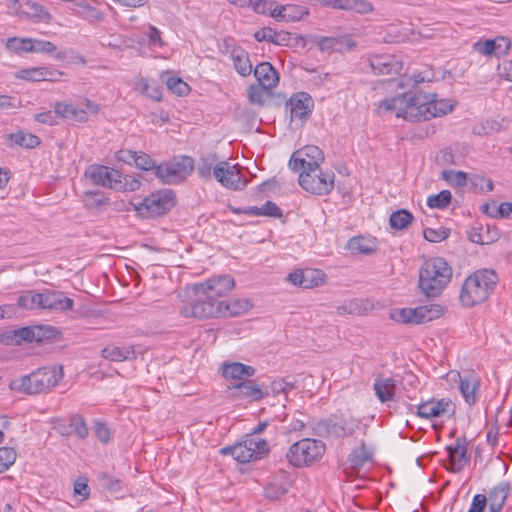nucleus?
<instances>
[{
    "label": "nucleus",
    "instance_id": "nucleus-1",
    "mask_svg": "<svg viewBox=\"0 0 512 512\" xmlns=\"http://www.w3.org/2000/svg\"><path fill=\"white\" fill-rule=\"evenodd\" d=\"M455 104L447 99H438L436 94H399L387 98L378 105L379 110L395 112L397 118L418 122L446 115L453 111Z\"/></svg>",
    "mask_w": 512,
    "mask_h": 512
},
{
    "label": "nucleus",
    "instance_id": "nucleus-2",
    "mask_svg": "<svg viewBox=\"0 0 512 512\" xmlns=\"http://www.w3.org/2000/svg\"><path fill=\"white\" fill-rule=\"evenodd\" d=\"M498 276L494 270L480 269L470 274L461 287L459 300L464 307L485 302L494 292Z\"/></svg>",
    "mask_w": 512,
    "mask_h": 512
},
{
    "label": "nucleus",
    "instance_id": "nucleus-3",
    "mask_svg": "<svg viewBox=\"0 0 512 512\" xmlns=\"http://www.w3.org/2000/svg\"><path fill=\"white\" fill-rule=\"evenodd\" d=\"M63 377L64 372L61 365L41 367L28 375L12 380L9 388L29 395L43 393L55 387Z\"/></svg>",
    "mask_w": 512,
    "mask_h": 512
},
{
    "label": "nucleus",
    "instance_id": "nucleus-4",
    "mask_svg": "<svg viewBox=\"0 0 512 512\" xmlns=\"http://www.w3.org/2000/svg\"><path fill=\"white\" fill-rule=\"evenodd\" d=\"M452 268L441 257L426 260L419 271V288L427 297L439 296L450 283Z\"/></svg>",
    "mask_w": 512,
    "mask_h": 512
},
{
    "label": "nucleus",
    "instance_id": "nucleus-5",
    "mask_svg": "<svg viewBox=\"0 0 512 512\" xmlns=\"http://www.w3.org/2000/svg\"><path fill=\"white\" fill-rule=\"evenodd\" d=\"M325 450L326 445L321 440L304 438L290 446L286 458L295 467L309 466L319 461Z\"/></svg>",
    "mask_w": 512,
    "mask_h": 512
},
{
    "label": "nucleus",
    "instance_id": "nucleus-6",
    "mask_svg": "<svg viewBox=\"0 0 512 512\" xmlns=\"http://www.w3.org/2000/svg\"><path fill=\"white\" fill-rule=\"evenodd\" d=\"M176 203L172 190L165 189L153 192L145 198L135 202L134 208L143 218H156L170 211Z\"/></svg>",
    "mask_w": 512,
    "mask_h": 512
},
{
    "label": "nucleus",
    "instance_id": "nucleus-7",
    "mask_svg": "<svg viewBox=\"0 0 512 512\" xmlns=\"http://www.w3.org/2000/svg\"><path fill=\"white\" fill-rule=\"evenodd\" d=\"M269 452L268 443L265 439H258L247 435L241 442L233 446L223 447L220 450L222 455H231L239 463H248L263 458Z\"/></svg>",
    "mask_w": 512,
    "mask_h": 512
},
{
    "label": "nucleus",
    "instance_id": "nucleus-8",
    "mask_svg": "<svg viewBox=\"0 0 512 512\" xmlns=\"http://www.w3.org/2000/svg\"><path fill=\"white\" fill-rule=\"evenodd\" d=\"M299 184L307 192L315 195H327L334 188L335 174L320 167L308 172H300Z\"/></svg>",
    "mask_w": 512,
    "mask_h": 512
},
{
    "label": "nucleus",
    "instance_id": "nucleus-9",
    "mask_svg": "<svg viewBox=\"0 0 512 512\" xmlns=\"http://www.w3.org/2000/svg\"><path fill=\"white\" fill-rule=\"evenodd\" d=\"M442 313L443 308L440 305H430L395 309L391 312V318L402 324H422L440 317Z\"/></svg>",
    "mask_w": 512,
    "mask_h": 512
},
{
    "label": "nucleus",
    "instance_id": "nucleus-10",
    "mask_svg": "<svg viewBox=\"0 0 512 512\" xmlns=\"http://www.w3.org/2000/svg\"><path fill=\"white\" fill-rule=\"evenodd\" d=\"M214 178L226 189L240 191L246 188L248 180L243 177L238 165L219 161L213 168Z\"/></svg>",
    "mask_w": 512,
    "mask_h": 512
},
{
    "label": "nucleus",
    "instance_id": "nucleus-11",
    "mask_svg": "<svg viewBox=\"0 0 512 512\" xmlns=\"http://www.w3.org/2000/svg\"><path fill=\"white\" fill-rule=\"evenodd\" d=\"M357 425L345 419L326 418L312 425L314 435L322 438H346L354 434Z\"/></svg>",
    "mask_w": 512,
    "mask_h": 512
},
{
    "label": "nucleus",
    "instance_id": "nucleus-12",
    "mask_svg": "<svg viewBox=\"0 0 512 512\" xmlns=\"http://www.w3.org/2000/svg\"><path fill=\"white\" fill-rule=\"evenodd\" d=\"M196 298L180 309L185 318L207 319L219 317V302L206 298V294L195 293Z\"/></svg>",
    "mask_w": 512,
    "mask_h": 512
},
{
    "label": "nucleus",
    "instance_id": "nucleus-13",
    "mask_svg": "<svg viewBox=\"0 0 512 512\" xmlns=\"http://www.w3.org/2000/svg\"><path fill=\"white\" fill-rule=\"evenodd\" d=\"M323 161L324 153L319 147L306 145L292 154L289 167L294 172H308L320 167Z\"/></svg>",
    "mask_w": 512,
    "mask_h": 512
},
{
    "label": "nucleus",
    "instance_id": "nucleus-14",
    "mask_svg": "<svg viewBox=\"0 0 512 512\" xmlns=\"http://www.w3.org/2000/svg\"><path fill=\"white\" fill-rule=\"evenodd\" d=\"M455 413V404L448 398H431L417 406L416 415L423 419H436L452 416Z\"/></svg>",
    "mask_w": 512,
    "mask_h": 512
},
{
    "label": "nucleus",
    "instance_id": "nucleus-15",
    "mask_svg": "<svg viewBox=\"0 0 512 512\" xmlns=\"http://www.w3.org/2000/svg\"><path fill=\"white\" fill-rule=\"evenodd\" d=\"M85 176L88 177L94 185L102 186L104 188L113 189L120 186L121 173L104 165H90L86 171Z\"/></svg>",
    "mask_w": 512,
    "mask_h": 512
},
{
    "label": "nucleus",
    "instance_id": "nucleus-16",
    "mask_svg": "<svg viewBox=\"0 0 512 512\" xmlns=\"http://www.w3.org/2000/svg\"><path fill=\"white\" fill-rule=\"evenodd\" d=\"M235 286L234 279L229 275L212 277L203 283L194 286L195 293L206 294V298H217L226 295Z\"/></svg>",
    "mask_w": 512,
    "mask_h": 512
},
{
    "label": "nucleus",
    "instance_id": "nucleus-17",
    "mask_svg": "<svg viewBox=\"0 0 512 512\" xmlns=\"http://www.w3.org/2000/svg\"><path fill=\"white\" fill-rule=\"evenodd\" d=\"M287 107L290 109L291 121L298 120L304 123L312 113L314 101L308 93L298 92L287 101Z\"/></svg>",
    "mask_w": 512,
    "mask_h": 512
},
{
    "label": "nucleus",
    "instance_id": "nucleus-18",
    "mask_svg": "<svg viewBox=\"0 0 512 512\" xmlns=\"http://www.w3.org/2000/svg\"><path fill=\"white\" fill-rule=\"evenodd\" d=\"M230 397L235 400L246 399L249 401H260L268 396V392L253 380L240 381L228 387Z\"/></svg>",
    "mask_w": 512,
    "mask_h": 512
},
{
    "label": "nucleus",
    "instance_id": "nucleus-19",
    "mask_svg": "<svg viewBox=\"0 0 512 512\" xmlns=\"http://www.w3.org/2000/svg\"><path fill=\"white\" fill-rule=\"evenodd\" d=\"M118 161L124 162L129 165H135L142 170H155L156 161L150 155L142 151H132L128 149H121L115 154Z\"/></svg>",
    "mask_w": 512,
    "mask_h": 512
},
{
    "label": "nucleus",
    "instance_id": "nucleus-20",
    "mask_svg": "<svg viewBox=\"0 0 512 512\" xmlns=\"http://www.w3.org/2000/svg\"><path fill=\"white\" fill-rule=\"evenodd\" d=\"M370 66L375 74L396 75L402 70V63L394 55H375L370 59Z\"/></svg>",
    "mask_w": 512,
    "mask_h": 512
},
{
    "label": "nucleus",
    "instance_id": "nucleus-21",
    "mask_svg": "<svg viewBox=\"0 0 512 512\" xmlns=\"http://www.w3.org/2000/svg\"><path fill=\"white\" fill-rule=\"evenodd\" d=\"M511 46L510 40L505 37H498L494 40L478 41L474 43L475 51L486 55H496L498 57L505 55Z\"/></svg>",
    "mask_w": 512,
    "mask_h": 512
},
{
    "label": "nucleus",
    "instance_id": "nucleus-22",
    "mask_svg": "<svg viewBox=\"0 0 512 512\" xmlns=\"http://www.w3.org/2000/svg\"><path fill=\"white\" fill-rule=\"evenodd\" d=\"M446 449L449 455L451 470L456 473L462 471L468 462L465 437L457 438L455 444L448 446Z\"/></svg>",
    "mask_w": 512,
    "mask_h": 512
},
{
    "label": "nucleus",
    "instance_id": "nucleus-23",
    "mask_svg": "<svg viewBox=\"0 0 512 512\" xmlns=\"http://www.w3.org/2000/svg\"><path fill=\"white\" fill-rule=\"evenodd\" d=\"M398 380L395 377L378 375L373 384L376 397L382 403L393 401L395 398Z\"/></svg>",
    "mask_w": 512,
    "mask_h": 512
},
{
    "label": "nucleus",
    "instance_id": "nucleus-24",
    "mask_svg": "<svg viewBox=\"0 0 512 512\" xmlns=\"http://www.w3.org/2000/svg\"><path fill=\"white\" fill-rule=\"evenodd\" d=\"M306 15H308L307 8L296 4H278L275 5L272 12V17L279 22L299 21Z\"/></svg>",
    "mask_w": 512,
    "mask_h": 512
},
{
    "label": "nucleus",
    "instance_id": "nucleus-25",
    "mask_svg": "<svg viewBox=\"0 0 512 512\" xmlns=\"http://www.w3.org/2000/svg\"><path fill=\"white\" fill-rule=\"evenodd\" d=\"M53 328L51 326H27L18 329L19 345L23 342H42L52 336Z\"/></svg>",
    "mask_w": 512,
    "mask_h": 512
},
{
    "label": "nucleus",
    "instance_id": "nucleus-26",
    "mask_svg": "<svg viewBox=\"0 0 512 512\" xmlns=\"http://www.w3.org/2000/svg\"><path fill=\"white\" fill-rule=\"evenodd\" d=\"M219 302V317H235L246 313L252 308L249 299H228Z\"/></svg>",
    "mask_w": 512,
    "mask_h": 512
},
{
    "label": "nucleus",
    "instance_id": "nucleus-27",
    "mask_svg": "<svg viewBox=\"0 0 512 512\" xmlns=\"http://www.w3.org/2000/svg\"><path fill=\"white\" fill-rule=\"evenodd\" d=\"M258 83L263 87L272 89L279 82V76L275 68L269 62L258 64L253 70Z\"/></svg>",
    "mask_w": 512,
    "mask_h": 512
},
{
    "label": "nucleus",
    "instance_id": "nucleus-28",
    "mask_svg": "<svg viewBox=\"0 0 512 512\" xmlns=\"http://www.w3.org/2000/svg\"><path fill=\"white\" fill-rule=\"evenodd\" d=\"M448 375H453L459 378V389L465 402L469 405H474L477 401L476 391L479 388V383L471 376L461 377L459 372H451Z\"/></svg>",
    "mask_w": 512,
    "mask_h": 512
},
{
    "label": "nucleus",
    "instance_id": "nucleus-29",
    "mask_svg": "<svg viewBox=\"0 0 512 512\" xmlns=\"http://www.w3.org/2000/svg\"><path fill=\"white\" fill-rule=\"evenodd\" d=\"M256 370L254 367L240 362L224 363L222 375L230 380H242L244 377H252Z\"/></svg>",
    "mask_w": 512,
    "mask_h": 512
},
{
    "label": "nucleus",
    "instance_id": "nucleus-30",
    "mask_svg": "<svg viewBox=\"0 0 512 512\" xmlns=\"http://www.w3.org/2000/svg\"><path fill=\"white\" fill-rule=\"evenodd\" d=\"M73 306V299L65 296L62 291L47 290V310L65 312L72 310Z\"/></svg>",
    "mask_w": 512,
    "mask_h": 512
},
{
    "label": "nucleus",
    "instance_id": "nucleus-31",
    "mask_svg": "<svg viewBox=\"0 0 512 512\" xmlns=\"http://www.w3.org/2000/svg\"><path fill=\"white\" fill-rule=\"evenodd\" d=\"M101 356L113 362H121L135 359L136 353L132 346L118 347L109 345L101 351Z\"/></svg>",
    "mask_w": 512,
    "mask_h": 512
},
{
    "label": "nucleus",
    "instance_id": "nucleus-32",
    "mask_svg": "<svg viewBox=\"0 0 512 512\" xmlns=\"http://www.w3.org/2000/svg\"><path fill=\"white\" fill-rule=\"evenodd\" d=\"M55 113L59 117L74 120L80 123L88 120V115L85 110L77 108L75 105L66 102H57L54 106Z\"/></svg>",
    "mask_w": 512,
    "mask_h": 512
},
{
    "label": "nucleus",
    "instance_id": "nucleus-33",
    "mask_svg": "<svg viewBox=\"0 0 512 512\" xmlns=\"http://www.w3.org/2000/svg\"><path fill=\"white\" fill-rule=\"evenodd\" d=\"M231 58L233 60L236 71L241 76H248L252 72V63L249 54L242 48H234L231 51Z\"/></svg>",
    "mask_w": 512,
    "mask_h": 512
},
{
    "label": "nucleus",
    "instance_id": "nucleus-34",
    "mask_svg": "<svg viewBox=\"0 0 512 512\" xmlns=\"http://www.w3.org/2000/svg\"><path fill=\"white\" fill-rule=\"evenodd\" d=\"M7 138L11 140L14 144L25 149L36 148L41 143V140L38 136L23 131L11 133L7 136Z\"/></svg>",
    "mask_w": 512,
    "mask_h": 512
},
{
    "label": "nucleus",
    "instance_id": "nucleus-35",
    "mask_svg": "<svg viewBox=\"0 0 512 512\" xmlns=\"http://www.w3.org/2000/svg\"><path fill=\"white\" fill-rule=\"evenodd\" d=\"M371 458V453L368 451L365 443L362 441L358 448H355L351 451L348 456V462L353 469L358 470L362 468L368 461H370Z\"/></svg>",
    "mask_w": 512,
    "mask_h": 512
},
{
    "label": "nucleus",
    "instance_id": "nucleus-36",
    "mask_svg": "<svg viewBox=\"0 0 512 512\" xmlns=\"http://www.w3.org/2000/svg\"><path fill=\"white\" fill-rule=\"evenodd\" d=\"M22 13L30 19H37L42 22H49L51 20L50 13L36 2H26L23 6Z\"/></svg>",
    "mask_w": 512,
    "mask_h": 512
},
{
    "label": "nucleus",
    "instance_id": "nucleus-37",
    "mask_svg": "<svg viewBox=\"0 0 512 512\" xmlns=\"http://www.w3.org/2000/svg\"><path fill=\"white\" fill-rule=\"evenodd\" d=\"M347 247L353 254H370L376 250L375 243L364 237L351 238Z\"/></svg>",
    "mask_w": 512,
    "mask_h": 512
},
{
    "label": "nucleus",
    "instance_id": "nucleus-38",
    "mask_svg": "<svg viewBox=\"0 0 512 512\" xmlns=\"http://www.w3.org/2000/svg\"><path fill=\"white\" fill-rule=\"evenodd\" d=\"M413 219V215L408 210L399 209L390 215L389 223L393 229L402 230L407 228Z\"/></svg>",
    "mask_w": 512,
    "mask_h": 512
},
{
    "label": "nucleus",
    "instance_id": "nucleus-39",
    "mask_svg": "<svg viewBox=\"0 0 512 512\" xmlns=\"http://www.w3.org/2000/svg\"><path fill=\"white\" fill-rule=\"evenodd\" d=\"M255 38L259 42L266 40L277 45H284L288 41L289 35L275 32L272 29H261L255 33Z\"/></svg>",
    "mask_w": 512,
    "mask_h": 512
},
{
    "label": "nucleus",
    "instance_id": "nucleus-40",
    "mask_svg": "<svg viewBox=\"0 0 512 512\" xmlns=\"http://www.w3.org/2000/svg\"><path fill=\"white\" fill-rule=\"evenodd\" d=\"M175 171L176 170L169 163H163L156 165L154 173L163 183L175 184L180 181Z\"/></svg>",
    "mask_w": 512,
    "mask_h": 512
},
{
    "label": "nucleus",
    "instance_id": "nucleus-41",
    "mask_svg": "<svg viewBox=\"0 0 512 512\" xmlns=\"http://www.w3.org/2000/svg\"><path fill=\"white\" fill-rule=\"evenodd\" d=\"M325 282V274L319 269L304 270V288L311 289L319 287Z\"/></svg>",
    "mask_w": 512,
    "mask_h": 512
},
{
    "label": "nucleus",
    "instance_id": "nucleus-42",
    "mask_svg": "<svg viewBox=\"0 0 512 512\" xmlns=\"http://www.w3.org/2000/svg\"><path fill=\"white\" fill-rule=\"evenodd\" d=\"M297 384V377L280 378L271 383V390L274 394H287L289 391L295 389Z\"/></svg>",
    "mask_w": 512,
    "mask_h": 512
},
{
    "label": "nucleus",
    "instance_id": "nucleus-43",
    "mask_svg": "<svg viewBox=\"0 0 512 512\" xmlns=\"http://www.w3.org/2000/svg\"><path fill=\"white\" fill-rule=\"evenodd\" d=\"M7 49L15 53L21 52H32L33 50V39L32 38H18L11 37L6 43Z\"/></svg>",
    "mask_w": 512,
    "mask_h": 512
},
{
    "label": "nucleus",
    "instance_id": "nucleus-44",
    "mask_svg": "<svg viewBox=\"0 0 512 512\" xmlns=\"http://www.w3.org/2000/svg\"><path fill=\"white\" fill-rule=\"evenodd\" d=\"M451 199V192L449 190H442L438 194L430 195L427 198V205L430 208L444 209L450 204Z\"/></svg>",
    "mask_w": 512,
    "mask_h": 512
},
{
    "label": "nucleus",
    "instance_id": "nucleus-45",
    "mask_svg": "<svg viewBox=\"0 0 512 512\" xmlns=\"http://www.w3.org/2000/svg\"><path fill=\"white\" fill-rule=\"evenodd\" d=\"M165 83L168 90L178 96H185L190 91L189 85L179 77L168 76L165 79Z\"/></svg>",
    "mask_w": 512,
    "mask_h": 512
},
{
    "label": "nucleus",
    "instance_id": "nucleus-46",
    "mask_svg": "<svg viewBox=\"0 0 512 512\" xmlns=\"http://www.w3.org/2000/svg\"><path fill=\"white\" fill-rule=\"evenodd\" d=\"M108 199L99 191H86L84 193V205L88 209H97L106 204Z\"/></svg>",
    "mask_w": 512,
    "mask_h": 512
},
{
    "label": "nucleus",
    "instance_id": "nucleus-47",
    "mask_svg": "<svg viewBox=\"0 0 512 512\" xmlns=\"http://www.w3.org/2000/svg\"><path fill=\"white\" fill-rule=\"evenodd\" d=\"M37 293L33 290L22 292L17 299L18 307L27 310H37Z\"/></svg>",
    "mask_w": 512,
    "mask_h": 512
},
{
    "label": "nucleus",
    "instance_id": "nucleus-48",
    "mask_svg": "<svg viewBox=\"0 0 512 512\" xmlns=\"http://www.w3.org/2000/svg\"><path fill=\"white\" fill-rule=\"evenodd\" d=\"M450 235V229L446 227H439V228H425L423 230V236L424 238L433 243H439L446 238H448Z\"/></svg>",
    "mask_w": 512,
    "mask_h": 512
},
{
    "label": "nucleus",
    "instance_id": "nucleus-49",
    "mask_svg": "<svg viewBox=\"0 0 512 512\" xmlns=\"http://www.w3.org/2000/svg\"><path fill=\"white\" fill-rule=\"evenodd\" d=\"M17 458V453L14 448L0 447V473L9 469Z\"/></svg>",
    "mask_w": 512,
    "mask_h": 512
},
{
    "label": "nucleus",
    "instance_id": "nucleus-50",
    "mask_svg": "<svg viewBox=\"0 0 512 512\" xmlns=\"http://www.w3.org/2000/svg\"><path fill=\"white\" fill-rule=\"evenodd\" d=\"M345 11L368 14L373 11V5L367 0H347Z\"/></svg>",
    "mask_w": 512,
    "mask_h": 512
},
{
    "label": "nucleus",
    "instance_id": "nucleus-51",
    "mask_svg": "<svg viewBox=\"0 0 512 512\" xmlns=\"http://www.w3.org/2000/svg\"><path fill=\"white\" fill-rule=\"evenodd\" d=\"M17 77L27 81H43L45 79L44 67L22 69L18 72Z\"/></svg>",
    "mask_w": 512,
    "mask_h": 512
},
{
    "label": "nucleus",
    "instance_id": "nucleus-52",
    "mask_svg": "<svg viewBox=\"0 0 512 512\" xmlns=\"http://www.w3.org/2000/svg\"><path fill=\"white\" fill-rule=\"evenodd\" d=\"M442 178L458 187L467 184V174L462 171L444 170L442 172Z\"/></svg>",
    "mask_w": 512,
    "mask_h": 512
},
{
    "label": "nucleus",
    "instance_id": "nucleus-53",
    "mask_svg": "<svg viewBox=\"0 0 512 512\" xmlns=\"http://www.w3.org/2000/svg\"><path fill=\"white\" fill-rule=\"evenodd\" d=\"M70 426L79 438L85 439L88 436V428L82 416L78 414L72 415L70 418Z\"/></svg>",
    "mask_w": 512,
    "mask_h": 512
},
{
    "label": "nucleus",
    "instance_id": "nucleus-54",
    "mask_svg": "<svg viewBox=\"0 0 512 512\" xmlns=\"http://www.w3.org/2000/svg\"><path fill=\"white\" fill-rule=\"evenodd\" d=\"M169 164L176 170V175L180 180L193 169V160L190 157H184L181 161L169 162Z\"/></svg>",
    "mask_w": 512,
    "mask_h": 512
},
{
    "label": "nucleus",
    "instance_id": "nucleus-55",
    "mask_svg": "<svg viewBox=\"0 0 512 512\" xmlns=\"http://www.w3.org/2000/svg\"><path fill=\"white\" fill-rule=\"evenodd\" d=\"M269 88L263 87L261 84H252L248 88V97L250 102L254 104H263V97Z\"/></svg>",
    "mask_w": 512,
    "mask_h": 512
},
{
    "label": "nucleus",
    "instance_id": "nucleus-56",
    "mask_svg": "<svg viewBox=\"0 0 512 512\" xmlns=\"http://www.w3.org/2000/svg\"><path fill=\"white\" fill-rule=\"evenodd\" d=\"M141 182L140 180L126 175L122 176L120 178V186L119 188H116V191H135L140 188Z\"/></svg>",
    "mask_w": 512,
    "mask_h": 512
},
{
    "label": "nucleus",
    "instance_id": "nucleus-57",
    "mask_svg": "<svg viewBox=\"0 0 512 512\" xmlns=\"http://www.w3.org/2000/svg\"><path fill=\"white\" fill-rule=\"evenodd\" d=\"M56 50H57L56 46L50 41L33 39L32 52L52 54V53L56 52Z\"/></svg>",
    "mask_w": 512,
    "mask_h": 512
},
{
    "label": "nucleus",
    "instance_id": "nucleus-58",
    "mask_svg": "<svg viewBox=\"0 0 512 512\" xmlns=\"http://www.w3.org/2000/svg\"><path fill=\"white\" fill-rule=\"evenodd\" d=\"M213 160L202 159L201 162L197 166V173L198 175L205 180H210L213 175Z\"/></svg>",
    "mask_w": 512,
    "mask_h": 512
},
{
    "label": "nucleus",
    "instance_id": "nucleus-59",
    "mask_svg": "<svg viewBox=\"0 0 512 512\" xmlns=\"http://www.w3.org/2000/svg\"><path fill=\"white\" fill-rule=\"evenodd\" d=\"M0 343L7 346H18V329L0 331Z\"/></svg>",
    "mask_w": 512,
    "mask_h": 512
},
{
    "label": "nucleus",
    "instance_id": "nucleus-60",
    "mask_svg": "<svg viewBox=\"0 0 512 512\" xmlns=\"http://www.w3.org/2000/svg\"><path fill=\"white\" fill-rule=\"evenodd\" d=\"M275 5H278L275 2L266 1V0H254L252 2L251 7L256 13L266 14L269 13L272 17V12L275 7Z\"/></svg>",
    "mask_w": 512,
    "mask_h": 512
},
{
    "label": "nucleus",
    "instance_id": "nucleus-61",
    "mask_svg": "<svg viewBox=\"0 0 512 512\" xmlns=\"http://www.w3.org/2000/svg\"><path fill=\"white\" fill-rule=\"evenodd\" d=\"M261 216H268L273 218H280L282 216V210L272 201H267L262 207H260Z\"/></svg>",
    "mask_w": 512,
    "mask_h": 512
},
{
    "label": "nucleus",
    "instance_id": "nucleus-62",
    "mask_svg": "<svg viewBox=\"0 0 512 512\" xmlns=\"http://www.w3.org/2000/svg\"><path fill=\"white\" fill-rule=\"evenodd\" d=\"M487 506V498L484 494H476L473 497L471 506L468 512H484Z\"/></svg>",
    "mask_w": 512,
    "mask_h": 512
},
{
    "label": "nucleus",
    "instance_id": "nucleus-63",
    "mask_svg": "<svg viewBox=\"0 0 512 512\" xmlns=\"http://www.w3.org/2000/svg\"><path fill=\"white\" fill-rule=\"evenodd\" d=\"M57 117H59V115H57L55 113V111L54 112L45 111V112L35 114V116H34V118L37 122L42 123V124H47V125L57 124Z\"/></svg>",
    "mask_w": 512,
    "mask_h": 512
},
{
    "label": "nucleus",
    "instance_id": "nucleus-64",
    "mask_svg": "<svg viewBox=\"0 0 512 512\" xmlns=\"http://www.w3.org/2000/svg\"><path fill=\"white\" fill-rule=\"evenodd\" d=\"M74 493L81 496L83 499H87L90 495V488L85 478H79L74 483Z\"/></svg>",
    "mask_w": 512,
    "mask_h": 512
}]
</instances>
